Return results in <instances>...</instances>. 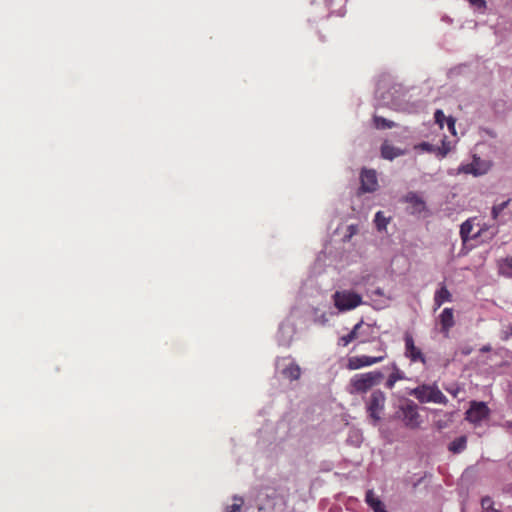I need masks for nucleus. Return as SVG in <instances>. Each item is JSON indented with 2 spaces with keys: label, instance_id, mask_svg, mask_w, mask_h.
<instances>
[{
  "label": "nucleus",
  "instance_id": "f257e3e1",
  "mask_svg": "<svg viewBox=\"0 0 512 512\" xmlns=\"http://www.w3.org/2000/svg\"><path fill=\"white\" fill-rule=\"evenodd\" d=\"M384 378V374L379 371H369L355 374L349 381L347 392L350 395H363L373 387L379 385Z\"/></svg>",
  "mask_w": 512,
  "mask_h": 512
},
{
  "label": "nucleus",
  "instance_id": "f03ea898",
  "mask_svg": "<svg viewBox=\"0 0 512 512\" xmlns=\"http://www.w3.org/2000/svg\"><path fill=\"white\" fill-rule=\"evenodd\" d=\"M409 394L414 396L421 403H437L443 405L448 403V399L436 384L420 385L412 389Z\"/></svg>",
  "mask_w": 512,
  "mask_h": 512
},
{
  "label": "nucleus",
  "instance_id": "7ed1b4c3",
  "mask_svg": "<svg viewBox=\"0 0 512 512\" xmlns=\"http://www.w3.org/2000/svg\"><path fill=\"white\" fill-rule=\"evenodd\" d=\"M377 350L379 352L378 356L372 357V356L361 355V356L349 357L347 360V365H346L347 369L348 370H358V369H361L364 367H369L376 363L382 362L387 357L386 344L382 340H379V347Z\"/></svg>",
  "mask_w": 512,
  "mask_h": 512
},
{
  "label": "nucleus",
  "instance_id": "20e7f679",
  "mask_svg": "<svg viewBox=\"0 0 512 512\" xmlns=\"http://www.w3.org/2000/svg\"><path fill=\"white\" fill-rule=\"evenodd\" d=\"M365 407L369 417L373 420V423H378L385 409L386 395L380 390H374L371 395L365 400Z\"/></svg>",
  "mask_w": 512,
  "mask_h": 512
},
{
  "label": "nucleus",
  "instance_id": "39448f33",
  "mask_svg": "<svg viewBox=\"0 0 512 512\" xmlns=\"http://www.w3.org/2000/svg\"><path fill=\"white\" fill-rule=\"evenodd\" d=\"M334 305L339 311L352 310L362 304L361 295L349 291H336L333 294Z\"/></svg>",
  "mask_w": 512,
  "mask_h": 512
},
{
  "label": "nucleus",
  "instance_id": "423d86ee",
  "mask_svg": "<svg viewBox=\"0 0 512 512\" xmlns=\"http://www.w3.org/2000/svg\"><path fill=\"white\" fill-rule=\"evenodd\" d=\"M376 95L383 104L399 107L401 104L402 87L401 85L393 84L386 89L385 85L379 83L376 88Z\"/></svg>",
  "mask_w": 512,
  "mask_h": 512
},
{
  "label": "nucleus",
  "instance_id": "0eeeda50",
  "mask_svg": "<svg viewBox=\"0 0 512 512\" xmlns=\"http://www.w3.org/2000/svg\"><path fill=\"white\" fill-rule=\"evenodd\" d=\"M490 409L485 402H471L470 408L466 411V420L474 425H480L489 417Z\"/></svg>",
  "mask_w": 512,
  "mask_h": 512
},
{
  "label": "nucleus",
  "instance_id": "6e6552de",
  "mask_svg": "<svg viewBox=\"0 0 512 512\" xmlns=\"http://www.w3.org/2000/svg\"><path fill=\"white\" fill-rule=\"evenodd\" d=\"M405 351L404 355L412 363L420 362L422 364L427 363V359L422 350L415 345L414 338L410 332L404 333Z\"/></svg>",
  "mask_w": 512,
  "mask_h": 512
},
{
  "label": "nucleus",
  "instance_id": "1a4fd4ad",
  "mask_svg": "<svg viewBox=\"0 0 512 512\" xmlns=\"http://www.w3.org/2000/svg\"><path fill=\"white\" fill-rule=\"evenodd\" d=\"M402 421L412 429L418 428L421 424V417L418 412V406L413 401H408L401 406Z\"/></svg>",
  "mask_w": 512,
  "mask_h": 512
},
{
  "label": "nucleus",
  "instance_id": "9d476101",
  "mask_svg": "<svg viewBox=\"0 0 512 512\" xmlns=\"http://www.w3.org/2000/svg\"><path fill=\"white\" fill-rule=\"evenodd\" d=\"M360 183L359 194L375 192L379 187L377 172L374 169L362 168Z\"/></svg>",
  "mask_w": 512,
  "mask_h": 512
},
{
  "label": "nucleus",
  "instance_id": "9b49d317",
  "mask_svg": "<svg viewBox=\"0 0 512 512\" xmlns=\"http://www.w3.org/2000/svg\"><path fill=\"white\" fill-rule=\"evenodd\" d=\"M460 172L465 174H472L474 176H481L488 171V167L484 166L480 163L479 159H474L472 163L467 165H462L459 168Z\"/></svg>",
  "mask_w": 512,
  "mask_h": 512
},
{
  "label": "nucleus",
  "instance_id": "f8f14e48",
  "mask_svg": "<svg viewBox=\"0 0 512 512\" xmlns=\"http://www.w3.org/2000/svg\"><path fill=\"white\" fill-rule=\"evenodd\" d=\"M442 332L448 334L449 330L454 326V315L452 308H444L439 315Z\"/></svg>",
  "mask_w": 512,
  "mask_h": 512
},
{
  "label": "nucleus",
  "instance_id": "ddd939ff",
  "mask_svg": "<svg viewBox=\"0 0 512 512\" xmlns=\"http://www.w3.org/2000/svg\"><path fill=\"white\" fill-rule=\"evenodd\" d=\"M434 121L439 128H443L444 125H447V128H455L456 119L452 115L446 116L441 109L434 112Z\"/></svg>",
  "mask_w": 512,
  "mask_h": 512
},
{
  "label": "nucleus",
  "instance_id": "4468645a",
  "mask_svg": "<svg viewBox=\"0 0 512 512\" xmlns=\"http://www.w3.org/2000/svg\"><path fill=\"white\" fill-rule=\"evenodd\" d=\"M366 503L374 512H388L385 508L384 503L375 496L372 490L366 492L365 497Z\"/></svg>",
  "mask_w": 512,
  "mask_h": 512
},
{
  "label": "nucleus",
  "instance_id": "2eb2a0df",
  "mask_svg": "<svg viewBox=\"0 0 512 512\" xmlns=\"http://www.w3.org/2000/svg\"><path fill=\"white\" fill-rule=\"evenodd\" d=\"M404 201L411 204L417 213H421L426 210L425 201L418 196L415 192H409L406 194Z\"/></svg>",
  "mask_w": 512,
  "mask_h": 512
},
{
  "label": "nucleus",
  "instance_id": "dca6fc26",
  "mask_svg": "<svg viewBox=\"0 0 512 512\" xmlns=\"http://www.w3.org/2000/svg\"><path fill=\"white\" fill-rule=\"evenodd\" d=\"M452 299V295L450 293V291L447 289V287L442 284L440 286V288L435 292V295H434V304H435V308L438 309L440 308L443 303L445 302H450Z\"/></svg>",
  "mask_w": 512,
  "mask_h": 512
},
{
  "label": "nucleus",
  "instance_id": "f3484780",
  "mask_svg": "<svg viewBox=\"0 0 512 512\" xmlns=\"http://www.w3.org/2000/svg\"><path fill=\"white\" fill-rule=\"evenodd\" d=\"M363 327V321L361 320L360 322H358L354 327L353 329L347 334V335H344L342 336L340 339H339V345H342V346H347L349 343H351L353 340L359 338L362 336L363 332H359L360 329Z\"/></svg>",
  "mask_w": 512,
  "mask_h": 512
},
{
  "label": "nucleus",
  "instance_id": "a211bd4d",
  "mask_svg": "<svg viewBox=\"0 0 512 512\" xmlns=\"http://www.w3.org/2000/svg\"><path fill=\"white\" fill-rule=\"evenodd\" d=\"M392 372L389 375L385 386L388 389H392L397 381L405 379V374L402 370L399 369L396 363L391 364Z\"/></svg>",
  "mask_w": 512,
  "mask_h": 512
},
{
  "label": "nucleus",
  "instance_id": "6ab92c4d",
  "mask_svg": "<svg viewBox=\"0 0 512 512\" xmlns=\"http://www.w3.org/2000/svg\"><path fill=\"white\" fill-rule=\"evenodd\" d=\"M473 221L474 218H469L460 226L459 234L463 243H467L469 240L473 239L470 235L474 227Z\"/></svg>",
  "mask_w": 512,
  "mask_h": 512
},
{
  "label": "nucleus",
  "instance_id": "aec40b11",
  "mask_svg": "<svg viewBox=\"0 0 512 512\" xmlns=\"http://www.w3.org/2000/svg\"><path fill=\"white\" fill-rule=\"evenodd\" d=\"M403 154V151L399 148H395L389 145L387 142L381 146V156L387 160H393L394 158Z\"/></svg>",
  "mask_w": 512,
  "mask_h": 512
},
{
  "label": "nucleus",
  "instance_id": "412c9836",
  "mask_svg": "<svg viewBox=\"0 0 512 512\" xmlns=\"http://www.w3.org/2000/svg\"><path fill=\"white\" fill-rule=\"evenodd\" d=\"M282 375L291 381L298 380L301 376V369L295 362H291L282 370Z\"/></svg>",
  "mask_w": 512,
  "mask_h": 512
},
{
  "label": "nucleus",
  "instance_id": "4be33fe9",
  "mask_svg": "<svg viewBox=\"0 0 512 512\" xmlns=\"http://www.w3.org/2000/svg\"><path fill=\"white\" fill-rule=\"evenodd\" d=\"M467 446V437L466 436H460L456 439H454L448 446V449L450 452L457 454L465 450Z\"/></svg>",
  "mask_w": 512,
  "mask_h": 512
},
{
  "label": "nucleus",
  "instance_id": "5701e85b",
  "mask_svg": "<svg viewBox=\"0 0 512 512\" xmlns=\"http://www.w3.org/2000/svg\"><path fill=\"white\" fill-rule=\"evenodd\" d=\"M441 143L442 145L440 147L437 146V152H436V156L438 158H444L447 156V154L449 152L452 151V149L454 148V145L451 141H448L447 140V137H444L442 140H441Z\"/></svg>",
  "mask_w": 512,
  "mask_h": 512
},
{
  "label": "nucleus",
  "instance_id": "b1692460",
  "mask_svg": "<svg viewBox=\"0 0 512 512\" xmlns=\"http://www.w3.org/2000/svg\"><path fill=\"white\" fill-rule=\"evenodd\" d=\"M499 273L507 278H512V257H507L500 262Z\"/></svg>",
  "mask_w": 512,
  "mask_h": 512
},
{
  "label": "nucleus",
  "instance_id": "393cba45",
  "mask_svg": "<svg viewBox=\"0 0 512 512\" xmlns=\"http://www.w3.org/2000/svg\"><path fill=\"white\" fill-rule=\"evenodd\" d=\"M389 221H390V218L386 217L382 211H378L375 214L374 222H375L376 228L379 231L385 230L387 228Z\"/></svg>",
  "mask_w": 512,
  "mask_h": 512
},
{
  "label": "nucleus",
  "instance_id": "a878e982",
  "mask_svg": "<svg viewBox=\"0 0 512 512\" xmlns=\"http://www.w3.org/2000/svg\"><path fill=\"white\" fill-rule=\"evenodd\" d=\"M373 122L375 128H391L394 125L393 121L386 119L385 117L374 115Z\"/></svg>",
  "mask_w": 512,
  "mask_h": 512
},
{
  "label": "nucleus",
  "instance_id": "bb28decb",
  "mask_svg": "<svg viewBox=\"0 0 512 512\" xmlns=\"http://www.w3.org/2000/svg\"><path fill=\"white\" fill-rule=\"evenodd\" d=\"M481 507H482V512H501L500 510L494 508V502L488 496L482 498Z\"/></svg>",
  "mask_w": 512,
  "mask_h": 512
},
{
  "label": "nucleus",
  "instance_id": "cd10ccee",
  "mask_svg": "<svg viewBox=\"0 0 512 512\" xmlns=\"http://www.w3.org/2000/svg\"><path fill=\"white\" fill-rule=\"evenodd\" d=\"M509 203H510V199H508L507 201H504L500 204L494 205L491 209L492 218L494 220H496L498 218V216L500 215V213L509 205Z\"/></svg>",
  "mask_w": 512,
  "mask_h": 512
},
{
  "label": "nucleus",
  "instance_id": "c85d7f7f",
  "mask_svg": "<svg viewBox=\"0 0 512 512\" xmlns=\"http://www.w3.org/2000/svg\"><path fill=\"white\" fill-rule=\"evenodd\" d=\"M416 150H421L423 152L433 153L436 155L437 146L430 144L428 142H422L415 146Z\"/></svg>",
  "mask_w": 512,
  "mask_h": 512
},
{
  "label": "nucleus",
  "instance_id": "c756f323",
  "mask_svg": "<svg viewBox=\"0 0 512 512\" xmlns=\"http://www.w3.org/2000/svg\"><path fill=\"white\" fill-rule=\"evenodd\" d=\"M469 4L480 13H483L486 10V1L485 0H468Z\"/></svg>",
  "mask_w": 512,
  "mask_h": 512
},
{
  "label": "nucleus",
  "instance_id": "7c9ffc66",
  "mask_svg": "<svg viewBox=\"0 0 512 512\" xmlns=\"http://www.w3.org/2000/svg\"><path fill=\"white\" fill-rule=\"evenodd\" d=\"M446 391L448 393H450L452 396L456 397L460 391V387L456 386V387L446 388Z\"/></svg>",
  "mask_w": 512,
  "mask_h": 512
},
{
  "label": "nucleus",
  "instance_id": "2f4dec72",
  "mask_svg": "<svg viewBox=\"0 0 512 512\" xmlns=\"http://www.w3.org/2000/svg\"><path fill=\"white\" fill-rule=\"evenodd\" d=\"M227 512H240V504H232L227 507Z\"/></svg>",
  "mask_w": 512,
  "mask_h": 512
},
{
  "label": "nucleus",
  "instance_id": "473e14b6",
  "mask_svg": "<svg viewBox=\"0 0 512 512\" xmlns=\"http://www.w3.org/2000/svg\"><path fill=\"white\" fill-rule=\"evenodd\" d=\"M486 227H482L476 234L472 235V238L473 239H477L478 237L481 236L482 233H484L486 231Z\"/></svg>",
  "mask_w": 512,
  "mask_h": 512
},
{
  "label": "nucleus",
  "instance_id": "72a5a7b5",
  "mask_svg": "<svg viewBox=\"0 0 512 512\" xmlns=\"http://www.w3.org/2000/svg\"><path fill=\"white\" fill-rule=\"evenodd\" d=\"M233 499H234L235 501H238V503H237V504H240V507L242 506V504H243V502H244V500H243V498H242V497H239V496L235 495V496H233Z\"/></svg>",
  "mask_w": 512,
  "mask_h": 512
},
{
  "label": "nucleus",
  "instance_id": "f704fd0d",
  "mask_svg": "<svg viewBox=\"0 0 512 512\" xmlns=\"http://www.w3.org/2000/svg\"><path fill=\"white\" fill-rule=\"evenodd\" d=\"M481 352H489L491 351V346L490 345H485L483 346L481 349H480Z\"/></svg>",
  "mask_w": 512,
  "mask_h": 512
},
{
  "label": "nucleus",
  "instance_id": "c9c22d12",
  "mask_svg": "<svg viewBox=\"0 0 512 512\" xmlns=\"http://www.w3.org/2000/svg\"><path fill=\"white\" fill-rule=\"evenodd\" d=\"M375 294L379 295V296H382L383 295V291L382 289L380 288H377L375 291H374Z\"/></svg>",
  "mask_w": 512,
  "mask_h": 512
},
{
  "label": "nucleus",
  "instance_id": "e433bc0d",
  "mask_svg": "<svg viewBox=\"0 0 512 512\" xmlns=\"http://www.w3.org/2000/svg\"><path fill=\"white\" fill-rule=\"evenodd\" d=\"M504 426H505L506 428H512V421H506V422H505V424H504Z\"/></svg>",
  "mask_w": 512,
  "mask_h": 512
},
{
  "label": "nucleus",
  "instance_id": "4c0bfd02",
  "mask_svg": "<svg viewBox=\"0 0 512 512\" xmlns=\"http://www.w3.org/2000/svg\"><path fill=\"white\" fill-rule=\"evenodd\" d=\"M330 2L331 0H326V5L329 7L330 6Z\"/></svg>",
  "mask_w": 512,
  "mask_h": 512
},
{
  "label": "nucleus",
  "instance_id": "58836bf2",
  "mask_svg": "<svg viewBox=\"0 0 512 512\" xmlns=\"http://www.w3.org/2000/svg\"><path fill=\"white\" fill-rule=\"evenodd\" d=\"M367 341H368V339H367V338H362V340H361V342H363V343H364V342H367Z\"/></svg>",
  "mask_w": 512,
  "mask_h": 512
},
{
  "label": "nucleus",
  "instance_id": "ea45409f",
  "mask_svg": "<svg viewBox=\"0 0 512 512\" xmlns=\"http://www.w3.org/2000/svg\"><path fill=\"white\" fill-rule=\"evenodd\" d=\"M453 135H456V129L451 130Z\"/></svg>",
  "mask_w": 512,
  "mask_h": 512
},
{
  "label": "nucleus",
  "instance_id": "a19ab883",
  "mask_svg": "<svg viewBox=\"0 0 512 512\" xmlns=\"http://www.w3.org/2000/svg\"><path fill=\"white\" fill-rule=\"evenodd\" d=\"M351 229V232H354V226L349 227Z\"/></svg>",
  "mask_w": 512,
  "mask_h": 512
},
{
  "label": "nucleus",
  "instance_id": "79ce46f5",
  "mask_svg": "<svg viewBox=\"0 0 512 512\" xmlns=\"http://www.w3.org/2000/svg\"><path fill=\"white\" fill-rule=\"evenodd\" d=\"M351 229V232H354V226L349 227Z\"/></svg>",
  "mask_w": 512,
  "mask_h": 512
}]
</instances>
